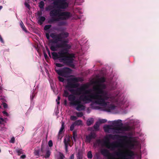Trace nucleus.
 I'll use <instances>...</instances> for the list:
<instances>
[{"label": "nucleus", "instance_id": "1", "mask_svg": "<svg viewBox=\"0 0 159 159\" xmlns=\"http://www.w3.org/2000/svg\"><path fill=\"white\" fill-rule=\"evenodd\" d=\"M61 42V43L58 42L51 43L50 49L52 51H57L60 48H64L58 52H52V58L54 60L58 59L59 62L65 65L72 66L75 58V54L68 52L69 49L70 48L72 45L68 44V41L67 40H62Z\"/></svg>", "mask_w": 159, "mask_h": 159}, {"label": "nucleus", "instance_id": "2", "mask_svg": "<svg viewBox=\"0 0 159 159\" xmlns=\"http://www.w3.org/2000/svg\"><path fill=\"white\" fill-rule=\"evenodd\" d=\"M105 81V78L102 77L95 82L96 84L93 87L94 93L93 94L91 93V89H90V102L93 99V102L96 104L105 107L107 106V102L106 101L108 100L110 97L107 91L104 90L106 88V85L103 84Z\"/></svg>", "mask_w": 159, "mask_h": 159}, {"label": "nucleus", "instance_id": "3", "mask_svg": "<svg viewBox=\"0 0 159 159\" xmlns=\"http://www.w3.org/2000/svg\"><path fill=\"white\" fill-rule=\"evenodd\" d=\"M67 0H57L54 1L53 4L54 6L59 9H53L50 11V15L51 18L49 20V23H52L61 20H66L71 16L70 13L68 12H61L59 9H65L68 7L69 2H66Z\"/></svg>", "mask_w": 159, "mask_h": 159}, {"label": "nucleus", "instance_id": "4", "mask_svg": "<svg viewBox=\"0 0 159 159\" xmlns=\"http://www.w3.org/2000/svg\"><path fill=\"white\" fill-rule=\"evenodd\" d=\"M67 83L66 88L71 93L77 95H80V100L85 103L89 102V83L81 84L79 88L76 89H73L74 83H72L69 79L67 80Z\"/></svg>", "mask_w": 159, "mask_h": 159}, {"label": "nucleus", "instance_id": "5", "mask_svg": "<svg viewBox=\"0 0 159 159\" xmlns=\"http://www.w3.org/2000/svg\"><path fill=\"white\" fill-rule=\"evenodd\" d=\"M110 138L118 139L121 142H125L128 144L129 146L131 148H133L135 146L134 143L135 142V140L132 137H128L126 135H120L118 134L112 135H109Z\"/></svg>", "mask_w": 159, "mask_h": 159}, {"label": "nucleus", "instance_id": "6", "mask_svg": "<svg viewBox=\"0 0 159 159\" xmlns=\"http://www.w3.org/2000/svg\"><path fill=\"white\" fill-rule=\"evenodd\" d=\"M69 36V33L67 32H63L58 34L55 33H51L50 36L52 38V40H51L50 42L52 43H57L61 41V39L67 37Z\"/></svg>", "mask_w": 159, "mask_h": 159}, {"label": "nucleus", "instance_id": "7", "mask_svg": "<svg viewBox=\"0 0 159 159\" xmlns=\"http://www.w3.org/2000/svg\"><path fill=\"white\" fill-rule=\"evenodd\" d=\"M112 124L113 125L112 127L113 129L114 130L118 131H128L130 129L129 126H123L122 120H120L113 121Z\"/></svg>", "mask_w": 159, "mask_h": 159}, {"label": "nucleus", "instance_id": "8", "mask_svg": "<svg viewBox=\"0 0 159 159\" xmlns=\"http://www.w3.org/2000/svg\"><path fill=\"white\" fill-rule=\"evenodd\" d=\"M115 154L117 156L122 157L124 159H134L135 155L134 152L129 150H127L125 155L120 151L116 152Z\"/></svg>", "mask_w": 159, "mask_h": 159}, {"label": "nucleus", "instance_id": "9", "mask_svg": "<svg viewBox=\"0 0 159 159\" xmlns=\"http://www.w3.org/2000/svg\"><path fill=\"white\" fill-rule=\"evenodd\" d=\"M103 144L108 149L111 150H114L116 148L119 146L120 143L116 142L111 143L110 141V139L108 137H106L103 142Z\"/></svg>", "mask_w": 159, "mask_h": 159}, {"label": "nucleus", "instance_id": "10", "mask_svg": "<svg viewBox=\"0 0 159 159\" xmlns=\"http://www.w3.org/2000/svg\"><path fill=\"white\" fill-rule=\"evenodd\" d=\"M55 70L58 75L65 77H69L72 71L70 68L67 67H64L60 69L56 67Z\"/></svg>", "mask_w": 159, "mask_h": 159}, {"label": "nucleus", "instance_id": "11", "mask_svg": "<svg viewBox=\"0 0 159 159\" xmlns=\"http://www.w3.org/2000/svg\"><path fill=\"white\" fill-rule=\"evenodd\" d=\"M101 153L104 156L107 157L108 159H117L114 155L109 152L107 149H103L101 150Z\"/></svg>", "mask_w": 159, "mask_h": 159}, {"label": "nucleus", "instance_id": "12", "mask_svg": "<svg viewBox=\"0 0 159 159\" xmlns=\"http://www.w3.org/2000/svg\"><path fill=\"white\" fill-rule=\"evenodd\" d=\"M75 96L73 94H70L68 97V99L70 101V104L72 106L76 105L78 103H79V99L75 100Z\"/></svg>", "mask_w": 159, "mask_h": 159}, {"label": "nucleus", "instance_id": "13", "mask_svg": "<svg viewBox=\"0 0 159 159\" xmlns=\"http://www.w3.org/2000/svg\"><path fill=\"white\" fill-rule=\"evenodd\" d=\"M69 80H70L73 83H76L79 82H82L83 80L82 78L80 77H73L69 79Z\"/></svg>", "mask_w": 159, "mask_h": 159}, {"label": "nucleus", "instance_id": "14", "mask_svg": "<svg viewBox=\"0 0 159 159\" xmlns=\"http://www.w3.org/2000/svg\"><path fill=\"white\" fill-rule=\"evenodd\" d=\"M79 103H78L76 106H77L76 109L79 111L83 110L85 109L84 106L82 104H81V102L80 100H79Z\"/></svg>", "mask_w": 159, "mask_h": 159}, {"label": "nucleus", "instance_id": "15", "mask_svg": "<svg viewBox=\"0 0 159 159\" xmlns=\"http://www.w3.org/2000/svg\"><path fill=\"white\" fill-rule=\"evenodd\" d=\"M99 125L100 124L99 122H97L93 126V129L92 128L90 127V131L93 130V131H97L99 129Z\"/></svg>", "mask_w": 159, "mask_h": 159}, {"label": "nucleus", "instance_id": "16", "mask_svg": "<svg viewBox=\"0 0 159 159\" xmlns=\"http://www.w3.org/2000/svg\"><path fill=\"white\" fill-rule=\"evenodd\" d=\"M56 159H64L65 157L63 154L60 152H58L56 155Z\"/></svg>", "mask_w": 159, "mask_h": 159}, {"label": "nucleus", "instance_id": "17", "mask_svg": "<svg viewBox=\"0 0 159 159\" xmlns=\"http://www.w3.org/2000/svg\"><path fill=\"white\" fill-rule=\"evenodd\" d=\"M70 140L69 137H67L64 139V142L65 146H70Z\"/></svg>", "mask_w": 159, "mask_h": 159}, {"label": "nucleus", "instance_id": "18", "mask_svg": "<svg viewBox=\"0 0 159 159\" xmlns=\"http://www.w3.org/2000/svg\"><path fill=\"white\" fill-rule=\"evenodd\" d=\"M113 125H106L103 127L104 131L106 132H108L110 129H113Z\"/></svg>", "mask_w": 159, "mask_h": 159}, {"label": "nucleus", "instance_id": "19", "mask_svg": "<svg viewBox=\"0 0 159 159\" xmlns=\"http://www.w3.org/2000/svg\"><path fill=\"white\" fill-rule=\"evenodd\" d=\"M45 149L46 151V152L45 155L44 156V157L45 158H46L49 157H50L51 152L49 148L48 147L46 148Z\"/></svg>", "mask_w": 159, "mask_h": 159}, {"label": "nucleus", "instance_id": "20", "mask_svg": "<svg viewBox=\"0 0 159 159\" xmlns=\"http://www.w3.org/2000/svg\"><path fill=\"white\" fill-rule=\"evenodd\" d=\"M45 20V18L43 16H40L39 18L38 23L41 25L43 23Z\"/></svg>", "mask_w": 159, "mask_h": 159}, {"label": "nucleus", "instance_id": "21", "mask_svg": "<svg viewBox=\"0 0 159 159\" xmlns=\"http://www.w3.org/2000/svg\"><path fill=\"white\" fill-rule=\"evenodd\" d=\"M74 123L75 126H80L83 125V122L80 120H76Z\"/></svg>", "mask_w": 159, "mask_h": 159}, {"label": "nucleus", "instance_id": "22", "mask_svg": "<svg viewBox=\"0 0 159 159\" xmlns=\"http://www.w3.org/2000/svg\"><path fill=\"white\" fill-rule=\"evenodd\" d=\"M77 138V134L76 131H74L73 132V137H71V139L73 141L75 142L76 141Z\"/></svg>", "mask_w": 159, "mask_h": 159}, {"label": "nucleus", "instance_id": "23", "mask_svg": "<svg viewBox=\"0 0 159 159\" xmlns=\"http://www.w3.org/2000/svg\"><path fill=\"white\" fill-rule=\"evenodd\" d=\"M20 26L21 27L22 29V30L25 32H27V31L22 21H21V22L20 23Z\"/></svg>", "mask_w": 159, "mask_h": 159}, {"label": "nucleus", "instance_id": "24", "mask_svg": "<svg viewBox=\"0 0 159 159\" xmlns=\"http://www.w3.org/2000/svg\"><path fill=\"white\" fill-rule=\"evenodd\" d=\"M16 152L17 153L18 155L23 154L24 153L23 150L21 149H16Z\"/></svg>", "mask_w": 159, "mask_h": 159}, {"label": "nucleus", "instance_id": "25", "mask_svg": "<svg viewBox=\"0 0 159 159\" xmlns=\"http://www.w3.org/2000/svg\"><path fill=\"white\" fill-rule=\"evenodd\" d=\"M67 22L66 21H61L59 22L58 24V26L64 25L66 24Z\"/></svg>", "mask_w": 159, "mask_h": 159}, {"label": "nucleus", "instance_id": "26", "mask_svg": "<svg viewBox=\"0 0 159 159\" xmlns=\"http://www.w3.org/2000/svg\"><path fill=\"white\" fill-rule=\"evenodd\" d=\"M75 114L78 117H81L83 115V113L81 112H76Z\"/></svg>", "mask_w": 159, "mask_h": 159}, {"label": "nucleus", "instance_id": "27", "mask_svg": "<svg viewBox=\"0 0 159 159\" xmlns=\"http://www.w3.org/2000/svg\"><path fill=\"white\" fill-rule=\"evenodd\" d=\"M69 93L68 91L66 90H65L64 91L63 95L64 96L67 97L69 96Z\"/></svg>", "mask_w": 159, "mask_h": 159}, {"label": "nucleus", "instance_id": "28", "mask_svg": "<svg viewBox=\"0 0 159 159\" xmlns=\"http://www.w3.org/2000/svg\"><path fill=\"white\" fill-rule=\"evenodd\" d=\"M64 123H63L61 125V128H60V130L59 132V134H61L62 133V131L64 129Z\"/></svg>", "mask_w": 159, "mask_h": 159}, {"label": "nucleus", "instance_id": "29", "mask_svg": "<svg viewBox=\"0 0 159 159\" xmlns=\"http://www.w3.org/2000/svg\"><path fill=\"white\" fill-rule=\"evenodd\" d=\"M77 159H82V155L81 152H79L77 155Z\"/></svg>", "mask_w": 159, "mask_h": 159}, {"label": "nucleus", "instance_id": "30", "mask_svg": "<svg viewBox=\"0 0 159 159\" xmlns=\"http://www.w3.org/2000/svg\"><path fill=\"white\" fill-rule=\"evenodd\" d=\"M44 6V2L43 1H41L39 4V7L41 8H43Z\"/></svg>", "mask_w": 159, "mask_h": 159}, {"label": "nucleus", "instance_id": "31", "mask_svg": "<svg viewBox=\"0 0 159 159\" xmlns=\"http://www.w3.org/2000/svg\"><path fill=\"white\" fill-rule=\"evenodd\" d=\"M107 121V120L106 119H101L99 120L98 122L99 123V124L106 123Z\"/></svg>", "mask_w": 159, "mask_h": 159}, {"label": "nucleus", "instance_id": "32", "mask_svg": "<svg viewBox=\"0 0 159 159\" xmlns=\"http://www.w3.org/2000/svg\"><path fill=\"white\" fill-rule=\"evenodd\" d=\"M51 27V25H47L45 26L44 27V29L45 30H47L50 29Z\"/></svg>", "mask_w": 159, "mask_h": 159}, {"label": "nucleus", "instance_id": "33", "mask_svg": "<svg viewBox=\"0 0 159 159\" xmlns=\"http://www.w3.org/2000/svg\"><path fill=\"white\" fill-rule=\"evenodd\" d=\"M85 142L88 143H89V135L86 136Z\"/></svg>", "mask_w": 159, "mask_h": 159}, {"label": "nucleus", "instance_id": "34", "mask_svg": "<svg viewBox=\"0 0 159 159\" xmlns=\"http://www.w3.org/2000/svg\"><path fill=\"white\" fill-rule=\"evenodd\" d=\"M75 126H76L74 123H73L72 124V125H70V130L72 131L73 130Z\"/></svg>", "mask_w": 159, "mask_h": 159}, {"label": "nucleus", "instance_id": "35", "mask_svg": "<svg viewBox=\"0 0 159 159\" xmlns=\"http://www.w3.org/2000/svg\"><path fill=\"white\" fill-rule=\"evenodd\" d=\"M70 119L72 120H75L77 119V117L74 116H70Z\"/></svg>", "mask_w": 159, "mask_h": 159}, {"label": "nucleus", "instance_id": "36", "mask_svg": "<svg viewBox=\"0 0 159 159\" xmlns=\"http://www.w3.org/2000/svg\"><path fill=\"white\" fill-rule=\"evenodd\" d=\"M39 150H35L34 152V154L35 155L39 156Z\"/></svg>", "mask_w": 159, "mask_h": 159}, {"label": "nucleus", "instance_id": "37", "mask_svg": "<svg viewBox=\"0 0 159 159\" xmlns=\"http://www.w3.org/2000/svg\"><path fill=\"white\" fill-rule=\"evenodd\" d=\"M58 79H59V80L61 82H63L64 80V79L61 77L60 76H59L58 77Z\"/></svg>", "mask_w": 159, "mask_h": 159}, {"label": "nucleus", "instance_id": "38", "mask_svg": "<svg viewBox=\"0 0 159 159\" xmlns=\"http://www.w3.org/2000/svg\"><path fill=\"white\" fill-rule=\"evenodd\" d=\"M48 145L50 147H52L53 145L52 142V140H49L48 143Z\"/></svg>", "mask_w": 159, "mask_h": 159}, {"label": "nucleus", "instance_id": "39", "mask_svg": "<svg viewBox=\"0 0 159 159\" xmlns=\"http://www.w3.org/2000/svg\"><path fill=\"white\" fill-rule=\"evenodd\" d=\"M80 84L79 83H74V88H78Z\"/></svg>", "mask_w": 159, "mask_h": 159}, {"label": "nucleus", "instance_id": "40", "mask_svg": "<svg viewBox=\"0 0 159 159\" xmlns=\"http://www.w3.org/2000/svg\"><path fill=\"white\" fill-rule=\"evenodd\" d=\"M56 65L57 67H61L63 66V65L60 63H57Z\"/></svg>", "mask_w": 159, "mask_h": 159}, {"label": "nucleus", "instance_id": "41", "mask_svg": "<svg viewBox=\"0 0 159 159\" xmlns=\"http://www.w3.org/2000/svg\"><path fill=\"white\" fill-rule=\"evenodd\" d=\"M25 6L27 7V8H28L29 9H30V5L29 4H28L27 3L25 2Z\"/></svg>", "mask_w": 159, "mask_h": 159}, {"label": "nucleus", "instance_id": "42", "mask_svg": "<svg viewBox=\"0 0 159 159\" xmlns=\"http://www.w3.org/2000/svg\"><path fill=\"white\" fill-rule=\"evenodd\" d=\"M60 99V97L59 96H58L57 99H56V101L57 102V104H60V102L59 101Z\"/></svg>", "mask_w": 159, "mask_h": 159}, {"label": "nucleus", "instance_id": "43", "mask_svg": "<svg viewBox=\"0 0 159 159\" xmlns=\"http://www.w3.org/2000/svg\"><path fill=\"white\" fill-rule=\"evenodd\" d=\"M15 141V138L14 137L12 138L10 141L11 143H13Z\"/></svg>", "mask_w": 159, "mask_h": 159}, {"label": "nucleus", "instance_id": "44", "mask_svg": "<svg viewBox=\"0 0 159 159\" xmlns=\"http://www.w3.org/2000/svg\"><path fill=\"white\" fill-rule=\"evenodd\" d=\"M2 113L3 114L5 115L6 116H9V115L7 113V112L5 111H3L2 112Z\"/></svg>", "mask_w": 159, "mask_h": 159}, {"label": "nucleus", "instance_id": "45", "mask_svg": "<svg viewBox=\"0 0 159 159\" xmlns=\"http://www.w3.org/2000/svg\"><path fill=\"white\" fill-rule=\"evenodd\" d=\"M3 107L5 108H7V104L5 103H3Z\"/></svg>", "mask_w": 159, "mask_h": 159}, {"label": "nucleus", "instance_id": "46", "mask_svg": "<svg viewBox=\"0 0 159 159\" xmlns=\"http://www.w3.org/2000/svg\"><path fill=\"white\" fill-rule=\"evenodd\" d=\"M4 121V120L2 118H0V124H2Z\"/></svg>", "mask_w": 159, "mask_h": 159}, {"label": "nucleus", "instance_id": "47", "mask_svg": "<svg viewBox=\"0 0 159 159\" xmlns=\"http://www.w3.org/2000/svg\"><path fill=\"white\" fill-rule=\"evenodd\" d=\"M46 38H47V39H49L50 38V36H49V34L48 33H46Z\"/></svg>", "mask_w": 159, "mask_h": 159}, {"label": "nucleus", "instance_id": "48", "mask_svg": "<svg viewBox=\"0 0 159 159\" xmlns=\"http://www.w3.org/2000/svg\"><path fill=\"white\" fill-rule=\"evenodd\" d=\"M44 147L43 146V145H42V146H41V151L43 153L44 152Z\"/></svg>", "mask_w": 159, "mask_h": 159}, {"label": "nucleus", "instance_id": "49", "mask_svg": "<svg viewBox=\"0 0 159 159\" xmlns=\"http://www.w3.org/2000/svg\"><path fill=\"white\" fill-rule=\"evenodd\" d=\"M74 156L73 154H72L69 158V159H74Z\"/></svg>", "mask_w": 159, "mask_h": 159}, {"label": "nucleus", "instance_id": "50", "mask_svg": "<svg viewBox=\"0 0 159 159\" xmlns=\"http://www.w3.org/2000/svg\"><path fill=\"white\" fill-rule=\"evenodd\" d=\"M25 157H26V156L24 155H22L20 157V158H21L22 159H24V158H25Z\"/></svg>", "mask_w": 159, "mask_h": 159}, {"label": "nucleus", "instance_id": "51", "mask_svg": "<svg viewBox=\"0 0 159 159\" xmlns=\"http://www.w3.org/2000/svg\"><path fill=\"white\" fill-rule=\"evenodd\" d=\"M93 122V119L92 118H90V125L92 124Z\"/></svg>", "mask_w": 159, "mask_h": 159}, {"label": "nucleus", "instance_id": "52", "mask_svg": "<svg viewBox=\"0 0 159 159\" xmlns=\"http://www.w3.org/2000/svg\"><path fill=\"white\" fill-rule=\"evenodd\" d=\"M68 146H65V150H66V152H67V151H68Z\"/></svg>", "mask_w": 159, "mask_h": 159}, {"label": "nucleus", "instance_id": "53", "mask_svg": "<svg viewBox=\"0 0 159 159\" xmlns=\"http://www.w3.org/2000/svg\"><path fill=\"white\" fill-rule=\"evenodd\" d=\"M87 124L88 125H89V119L88 120H87Z\"/></svg>", "mask_w": 159, "mask_h": 159}, {"label": "nucleus", "instance_id": "54", "mask_svg": "<svg viewBox=\"0 0 159 159\" xmlns=\"http://www.w3.org/2000/svg\"><path fill=\"white\" fill-rule=\"evenodd\" d=\"M93 157V155L92 154V152L91 151H90V159H91Z\"/></svg>", "mask_w": 159, "mask_h": 159}, {"label": "nucleus", "instance_id": "55", "mask_svg": "<svg viewBox=\"0 0 159 159\" xmlns=\"http://www.w3.org/2000/svg\"><path fill=\"white\" fill-rule=\"evenodd\" d=\"M87 156L89 158V151L88 152Z\"/></svg>", "mask_w": 159, "mask_h": 159}, {"label": "nucleus", "instance_id": "56", "mask_svg": "<svg viewBox=\"0 0 159 159\" xmlns=\"http://www.w3.org/2000/svg\"><path fill=\"white\" fill-rule=\"evenodd\" d=\"M44 56L45 58L48 57V56L46 53H44Z\"/></svg>", "mask_w": 159, "mask_h": 159}, {"label": "nucleus", "instance_id": "57", "mask_svg": "<svg viewBox=\"0 0 159 159\" xmlns=\"http://www.w3.org/2000/svg\"><path fill=\"white\" fill-rule=\"evenodd\" d=\"M92 136V133H90V139H91V138Z\"/></svg>", "mask_w": 159, "mask_h": 159}, {"label": "nucleus", "instance_id": "58", "mask_svg": "<svg viewBox=\"0 0 159 159\" xmlns=\"http://www.w3.org/2000/svg\"><path fill=\"white\" fill-rule=\"evenodd\" d=\"M107 111L109 112L110 111V109H108L107 110Z\"/></svg>", "mask_w": 159, "mask_h": 159}, {"label": "nucleus", "instance_id": "59", "mask_svg": "<svg viewBox=\"0 0 159 159\" xmlns=\"http://www.w3.org/2000/svg\"><path fill=\"white\" fill-rule=\"evenodd\" d=\"M2 6H0V10L2 8Z\"/></svg>", "mask_w": 159, "mask_h": 159}, {"label": "nucleus", "instance_id": "60", "mask_svg": "<svg viewBox=\"0 0 159 159\" xmlns=\"http://www.w3.org/2000/svg\"><path fill=\"white\" fill-rule=\"evenodd\" d=\"M90 85H91V83H92V81L91 80H90Z\"/></svg>", "mask_w": 159, "mask_h": 159}, {"label": "nucleus", "instance_id": "61", "mask_svg": "<svg viewBox=\"0 0 159 159\" xmlns=\"http://www.w3.org/2000/svg\"><path fill=\"white\" fill-rule=\"evenodd\" d=\"M0 90H2V87H1L0 86Z\"/></svg>", "mask_w": 159, "mask_h": 159}, {"label": "nucleus", "instance_id": "62", "mask_svg": "<svg viewBox=\"0 0 159 159\" xmlns=\"http://www.w3.org/2000/svg\"><path fill=\"white\" fill-rule=\"evenodd\" d=\"M99 107H98V108H97V109H99Z\"/></svg>", "mask_w": 159, "mask_h": 159}, {"label": "nucleus", "instance_id": "63", "mask_svg": "<svg viewBox=\"0 0 159 159\" xmlns=\"http://www.w3.org/2000/svg\"><path fill=\"white\" fill-rule=\"evenodd\" d=\"M44 0V1H46V0Z\"/></svg>", "mask_w": 159, "mask_h": 159}, {"label": "nucleus", "instance_id": "64", "mask_svg": "<svg viewBox=\"0 0 159 159\" xmlns=\"http://www.w3.org/2000/svg\"><path fill=\"white\" fill-rule=\"evenodd\" d=\"M36 0H35V1H36Z\"/></svg>", "mask_w": 159, "mask_h": 159}]
</instances>
